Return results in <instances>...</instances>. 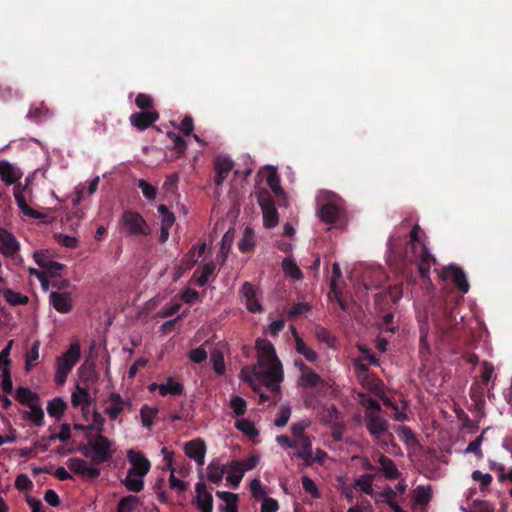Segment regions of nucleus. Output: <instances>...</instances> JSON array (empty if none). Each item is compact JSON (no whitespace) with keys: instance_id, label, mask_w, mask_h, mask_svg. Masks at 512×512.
I'll list each match as a JSON object with an SVG mask.
<instances>
[{"instance_id":"obj_1","label":"nucleus","mask_w":512,"mask_h":512,"mask_svg":"<svg viewBox=\"0 0 512 512\" xmlns=\"http://www.w3.org/2000/svg\"><path fill=\"white\" fill-rule=\"evenodd\" d=\"M257 364L253 367H244L240 372V378L258 391L263 385L272 391H277L283 380V370L280 360L272 343L266 339L256 342Z\"/></svg>"},{"instance_id":"obj_2","label":"nucleus","mask_w":512,"mask_h":512,"mask_svg":"<svg viewBox=\"0 0 512 512\" xmlns=\"http://www.w3.org/2000/svg\"><path fill=\"white\" fill-rule=\"evenodd\" d=\"M127 458L131 467L127 471V475L121 480L125 488L133 493H139L144 488V477L148 474L151 463L142 454L134 450L127 451Z\"/></svg>"},{"instance_id":"obj_3","label":"nucleus","mask_w":512,"mask_h":512,"mask_svg":"<svg viewBox=\"0 0 512 512\" xmlns=\"http://www.w3.org/2000/svg\"><path fill=\"white\" fill-rule=\"evenodd\" d=\"M80 452L93 464H102L112 459L116 453L113 441L98 433L87 439V443L79 448Z\"/></svg>"},{"instance_id":"obj_4","label":"nucleus","mask_w":512,"mask_h":512,"mask_svg":"<svg viewBox=\"0 0 512 512\" xmlns=\"http://www.w3.org/2000/svg\"><path fill=\"white\" fill-rule=\"evenodd\" d=\"M80 356V344L75 341L70 344L66 352L56 358L54 380L57 385H63L65 383L67 376L79 361Z\"/></svg>"},{"instance_id":"obj_5","label":"nucleus","mask_w":512,"mask_h":512,"mask_svg":"<svg viewBox=\"0 0 512 512\" xmlns=\"http://www.w3.org/2000/svg\"><path fill=\"white\" fill-rule=\"evenodd\" d=\"M122 229L129 235L146 236L151 230L144 218L134 211H126L120 219Z\"/></svg>"},{"instance_id":"obj_6","label":"nucleus","mask_w":512,"mask_h":512,"mask_svg":"<svg viewBox=\"0 0 512 512\" xmlns=\"http://www.w3.org/2000/svg\"><path fill=\"white\" fill-rule=\"evenodd\" d=\"M256 197L262 210L264 226L269 229L276 227L279 223V216L272 201L270 192L266 189H261L256 192Z\"/></svg>"},{"instance_id":"obj_7","label":"nucleus","mask_w":512,"mask_h":512,"mask_svg":"<svg viewBox=\"0 0 512 512\" xmlns=\"http://www.w3.org/2000/svg\"><path fill=\"white\" fill-rule=\"evenodd\" d=\"M344 213V204L341 199L333 196L327 203H324L318 210V216L327 224H336L341 220Z\"/></svg>"},{"instance_id":"obj_8","label":"nucleus","mask_w":512,"mask_h":512,"mask_svg":"<svg viewBox=\"0 0 512 512\" xmlns=\"http://www.w3.org/2000/svg\"><path fill=\"white\" fill-rule=\"evenodd\" d=\"M14 198L23 215L33 219H41L43 217L41 213L28 205L31 202V191L28 190V183L25 185L18 184L14 187Z\"/></svg>"},{"instance_id":"obj_9","label":"nucleus","mask_w":512,"mask_h":512,"mask_svg":"<svg viewBox=\"0 0 512 512\" xmlns=\"http://www.w3.org/2000/svg\"><path fill=\"white\" fill-rule=\"evenodd\" d=\"M66 465L72 472L87 480L95 479L100 475V469L81 458H69Z\"/></svg>"},{"instance_id":"obj_10","label":"nucleus","mask_w":512,"mask_h":512,"mask_svg":"<svg viewBox=\"0 0 512 512\" xmlns=\"http://www.w3.org/2000/svg\"><path fill=\"white\" fill-rule=\"evenodd\" d=\"M131 406L128 399H123L117 393H110L104 400V413L111 420H116L118 416Z\"/></svg>"},{"instance_id":"obj_11","label":"nucleus","mask_w":512,"mask_h":512,"mask_svg":"<svg viewBox=\"0 0 512 512\" xmlns=\"http://www.w3.org/2000/svg\"><path fill=\"white\" fill-rule=\"evenodd\" d=\"M260 289L255 285L245 282L241 289L242 299L246 308L251 313H262L264 311L259 300Z\"/></svg>"},{"instance_id":"obj_12","label":"nucleus","mask_w":512,"mask_h":512,"mask_svg":"<svg viewBox=\"0 0 512 512\" xmlns=\"http://www.w3.org/2000/svg\"><path fill=\"white\" fill-rule=\"evenodd\" d=\"M367 428L378 442L387 444L390 434L387 431V423L385 420L380 418L377 414L369 413L367 415Z\"/></svg>"},{"instance_id":"obj_13","label":"nucleus","mask_w":512,"mask_h":512,"mask_svg":"<svg viewBox=\"0 0 512 512\" xmlns=\"http://www.w3.org/2000/svg\"><path fill=\"white\" fill-rule=\"evenodd\" d=\"M443 279H451L463 293L469 291V283L463 270L455 265H449L440 274Z\"/></svg>"},{"instance_id":"obj_14","label":"nucleus","mask_w":512,"mask_h":512,"mask_svg":"<svg viewBox=\"0 0 512 512\" xmlns=\"http://www.w3.org/2000/svg\"><path fill=\"white\" fill-rule=\"evenodd\" d=\"M195 503L201 512H213V497L203 482L195 485Z\"/></svg>"},{"instance_id":"obj_15","label":"nucleus","mask_w":512,"mask_h":512,"mask_svg":"<svg viewBox=\"0 0 512 512\" xmlns=\"http://www.w3.org/2000/svg\"><path fill=\"white\" fill-rule=\"evenodd\" d=\"M184 451L187 457L195 461L197 465L202 466L204 464L206 445L201 439L187 442L184 446Z\"/></svg>"},{"instance_id":"obj_16","label":"nucleus","mask_w":512,"mask_h":512,"mask_svg":"<svg viewBox=\"0 0 512 512\" xmlns=\"http://www.w3.org/2000/svg\"><path fill=\"white\" fill-rule=\"evenodd\" d=\"M432 487L430 485H419L411 493L412 508L425 510L432 499Z\"/></svg>"},{"instance_id":"obj_17","label":"nucleus","mask_w":512,"mask_h":512,"mask_svg":"<svg viewBox=\"0 0 512 512\" xmlns=\"http://www.w3.org/2000/svg\"><path fill=\"white\" fill-rule=\"evenodd\" d=\"M49 302L53 308L61 314L69 313L72 310V297L68 292H51Z\"/></svg>"},{"instance_id":"obj_18","label":"nucleus","mask_w":512,"mask_h":512,"mask_svg":"<svg viewBox=\"0 0 512 512\" xmlns=\"http://www.w3.org/2000/svg\"><path fill=\"white\" fill-rule=\"evenodd\" d=\"M159 119L155 110H148L141 113H134L130 116V123L138 130H145Z\"/></svg>"},{"instance_id":"obj_19","label":"nucleus","mask_w":512,"mask_h":512,"mask_svg":"<svg viewBox=\"0 0 512 512\" xmlns=\"http://www.w3.org/2000/svg\"><path fill=\"white\" fill-rule=\"evenodd\" d=\"M234 168V164L229 157L219 156L215 160V184L221 186L227 179L230 172Z\"/></svg>"},{"instance_id":"obj_20","label":"nucleus","mask_w":512,"mask_h":512,"mask_svg":"<svg viewBox=\"0 0 512 512\" xmlns=\"http://www.w3.org/2000/svg\"><path fill=\"white\" fill-rule=\"evenodd\" d=\"M19 250V242L7 230L0 228V252L7 256H13Z\"/></svg>"},{"instance_id":"obj_21","label":"nucleus","mask_w":512,"mask_h":512,"mask_svg":"<svg viewBox=\"0 0 512 512\" xmlns=\"http://www.w3.org/2000/svg\"><path fill=\"white\" fill-rule=\"evenodd\" d=\"M148 389L150 392L158 390L161 396L179 395L183 391V386L179 382L174 381L172 378H168L164 383L161 384L151 383L148 386Z\"/></svg>"},{"instance_id":"obj_22","label":"nucleus","mask_w":512,"mask_h":512,"mask_svg":"<svg viewBox=\"0 0 512 512\" xmlns=\"http://www.w3.org/2000/svg\"><path fill=\"white\" fill-rule=\"evenodd\" d=\"M158 212L161 215L160 241L166 242L169 238L170 229L175 222V217L165 205H159Z\"/></svg>"},{"instance_id":"obj_23","label":"nucleus","mask_w":512,"mask_h":512,"mask_svg":"<svg viewBox=\"0 0 512 512\" xmlns=\"http://www.w3.org/2000/svg\"><path fill=\"white\" fill-rule=\"evenodd\" d=\"M22 177V172L6 161H0V178L7 185L15 184Z\"/></svg>"},{"instance_id":"obj_24","label":"nucleus","mask_w":512,"mask_h":512,"mask_svg":"<svg viewBox=\"0 0 512 512\" xmlns=\"http://www.w3.org/2000/svg\"><path fill=\"white\" fill-rule=\"evenodd\" d=\"M294 448L300 449L296 456L302 459L304 464L311 465L314 463L312 442L308 437L296 440V442L294 441Z\"/></svg>"},{"instance_id":"obj_25","label":"nucleus","mask_w":512,"mask_h":512,"mask_svg":"<svg viewBox=\"0 0 512 512\" xmlns=\"http://www.w3.org/2000/svg\"><path fill=\"white\" fill-rule=\"evenodd\" d=\"M217 497L224 503L223 512H238V495L227 491H217Z\"/></svg>"},{"instance_id":"obj_26","label":"nucleus","mask_w":512,"mask_h":512,"mask_svg":"<svg viewBox=\"0 0 512 512\" xmlns=\"http://www.w3.org/2000/svg\"><path fill=\"white\" fill-rule=\"evenodd\" d=\"M378 462L380 464V467H379V471L383 473V475L387 478V479H396L399 477L400 473L396 467V465L394 464V462L383 456V455H380L378 457Z\"/></svg>"},{"instance_id":"obj_27","label":"nucleus","mask_w":512,"mask_h":512,"mask_svg":"<svg viewBox=\"0 0 512 512\" xmlns=\"http://www.w3.org/2000/svg\"><path fill=\"white\" fill-rule=\"evenodd\" d=\"M226 481L229 482L234 488H237L244 476L243 469L237 464L236 461L231 462L226 470Z\"/></svg>"},{"instance_id":"obj_28","label":"nucleus","mask_w":512,"mask_h":512,"mask_svg":"<svg viewBox=\"0 0 512 512\" xmlns=\"http://www.w3.org/2000/svg\"><path fill=\"white\" fill-rule=\"evenodd\" d=\"M66 408V402L62 398L56 397L48 402L47 413L52 418L60 419L64 415Z\"/></svg>"},{"instance_id":"obj_29","label":"nucleus","mask_w":512,"mask_h":512,"mask_svg":"<svg viewBox=\"0 0 512 512\" xmlns=\"http://www.w3.org/2000/svg\"><path fill=\"white\" fill-rule=\"evenodd\" d=\"M295 350L309 362H316L319 358L317 352L307 345L301 337L296 339Z\"/></svg>"},{"instance_id":"obj_30","label":"nucleus","mask_w":512,"mask_h":512,"mask_svg":"<svg viewBox=\"0 0 512 512\" xmlns=\"http://www.w3.org/2000/svg\"><path fill=\"white\" fill-rule=\"evenodd\" d=\"M28 411L25 412L27 420L32 422L35 426H42L44 420V411L39 402L28 406Z\"/></svg>"},{"instance_id":"obj_31","label":"nucleus","mask_w":512,"mask_h":512,"mask_svg":"<svg viewBox=\"0 0 512 512\" xmlns=\"http://www.w3.org/2000/svg\"><path fill=\"white\" fill-rule=\"evenodd\" d=\"M139 505L140 500L137 496L127 495L119 500L116 512H134Z\"/></svg>"},{"instance_id":"obj_32","label":"nucleus","mask_w":512,"mask_h":512,"mask_svg":"<svg viewBox=\"0 0 512 512\" xmlns=\"http://www.w3.org/2000/svg\"><path fill=\"white\" fill-rule=\"evenodd\" d=\"M16 399L24 405H32L39 402V397L36 393L32 392L26 387H19L16 390Z\"/></svg>"},{"instance_id":"obj_33","label":"nucleus","mask_w":512,"mask_h":512,"mask_svg":"<svg viewBox=\"0 0 512 512\" xmlns=\"http://www.w3.org/2000/svg\"><path fill=\"white\" fill-rule=\"evenodd\" d=\"M91 402V396L89 392L80 386L76 387V390L71 395V403L74 407L81 405H88Z\"/></svg>"},{"instance_id":"obj_34","label":"nucleus","mask_w":512,"mask_h":512,"mask_svg":"<svg viewBox=\"0 0 512 512\" xmlns=\"http://www.w3.org/2000/svg\"><path fill=\"white\" fill-rule=\"evenodd\" d=\"M373 479L374 476L371 474L361 475L359 478L356 479L355 486L363 493L372 496L374 495Z\"/></svg>"},{"instance_id":"obj_35","label":"nucleus","mask_w":512,"mask_h":512,"mask_svg":"<svg viewBox=\"0 0 512 512\" xmlns=\"http://www.w3.org/2000/svg\"><path fill=\"white\" fill-rule=\"evenodd\" d=\"M282 269L286 276L291 277L294 280L302 278V272L297 264L290 258H285L282 261Z\"/></svg>"},{"instance_id":"obj_36","label":"nucleus","mask_w":512,"mask_h":512,"mask_svg":"<svg viewBox=\"0 0 512 512\" xmlns=\"http://www.w3.org/2000/svg\"><path fill=\"white\" fill-rule=\"evenodd\" d=\"M225 472L224 466L212 462L207 467V478L210 482L217 484L222 480Z\"/></svg>"},{"instance_id":"obj_37","label":"nucleus","mask_w":512,"mask_h":512,"mask_svg":"<svg viewBox=\"0 0 512 512\" xmlns=\"http://www.w3.org/2000/svg\"><path fill=\"white\" fill-rule=\"evenodd\" d=\"M214 270H215V264L213 262L204 264L201 267L200 271H197L195 273L196 283L199 286H204L208 282V280Z\"/></svg>"},{"instance_id":"obj_38","label":"nucleus","mask_w":512,"mask_h":512,"mask_svg":"<svg viewBox=\"0 0 512 512\" xmlns=\"http://www.w3.org/2000/svg\"><path fill=\"white\" fill-rule=\"evenodd\" d=\"M397 435L401 441H403L409 448H414L417 445V440L415 438L412 430L406 426H399L396 430Z\"/></svg>"},{"instance_id":"obj_39","label":"nucleus","mask_w":512,"mask_h":512,"mask_svg":"<svg viewBox=\"0 0 512 512\" xmlns=\"http://www.w3.org/2000/svg\"><path fill=\"white\" fill-rule=\"evenodd\" d=\"M436 259L423 247V253L419 264V272L423 277H427L432 265H434Z\"/></svg>"},{"instance_id":"obj_40","label":"nucleus","mask_w":512,"mask_h":512,"mask_svg":"<svg viewBox=\"0 0 512 512\" xmlns=\"http://www.w3.org/2000/svg\"><path fill=\"white\" fill-rule=\"evenodd\" d=\"M40 341L36 340L33 342L30 351L25 357V370L29 372L31 368L36 364L39 359Z\"/></svg>"},{"instance_id":"obj_41","label":"nucleus","mask_w":512,"mask_h":512,"mask_svg":"<svg viewBox=\"0 0 512 512\" xmlns=\"http://www.w3.org/2000/svg\"><path fill=\"white\" fill-rule=\"evenodd\" d=\"M485 430L472 442L468 444V446L464 450V454H474L477 459H482L483 453L481 450V445L484 440Z\"/></svg>"},{"instance_id":"obj_42","label":"nucleus","mask_w":512,"mask_h":512,"mask_svg":"<svg viewBox=\"0 0 512 512\" xmlns=\"http://www.w3.org/2000/svg\"><path fill=\"white\" fill-rule=\"evenodd\" d=\"M4 299L11 305H24L28 302L26 295L15 292L11 289H5L3 291Z\"/></svg>"},{"instance_id":"obj_43","label":"nucleus","mask_w":512,"mask_h":512,"mask_svg":"<svg viewBox=\"0 0 512 512\" xmlns=\"http://www.w3.org/2000/svg\"><path fill=\"white\" fill-rule=\"evenodd\" d=\"M53 257H54L53 252L50 250H47V249L36 250L33 253L34 261L37 263V265L41 269L46 267L48 265V263L51 260H53Z\"/></svg>"},{"instance_id":"obj_44","label":"nucleus","mask_w":512,"mask_h":512,"mask_svg":"<svg viewBox=\"0 0 512 512\" xmlns=\"http://www.w3.org/2000/svg\"><path fill=\"white\" fill-rule=\"evenodd\" d=\"M235 425L238 430L243 432L250 439L258 436V430L255 428L254 424L247 419H240L236 422Z\"/></svg>"},{"instance_id":"obj_45","label":"nucleus","mask_w":512,"mask_h":512,"mask_svg":"<svg viewBox=\"0 0 512 512\" xmlns=\"http://www.w3.org/2000/svg\"><path fill=\"white\" fill-rule=\"evenodd\" d=\"M320 382L321 377L310 370L302 373L299 378V384L303 387H314L318 385Z\"/></svg>"},{"instance_id":"obj_46","label":"nucleus","mask_w":512,"mask_h":512,"mask_svg":"<svg viewBox=\"0 0 512 512\" xmlns=\"http://www.w3.org/2000/svg\"><path fill=\"white\" fill-rule=\"evenodd\" d=\"M232 245V236L229 233L224 234L221 240V247L217 255V259L224 263Z\"/></svg>"},{"instance_id":"obj_47","label":"nucleus","mask_w":512,"mask_h":512,"mask_svg":"<svg viewBox=\"0 0 512 512\" xmlns=\"http://www.w3.org/2000/svg\"><path fill=\"white\" fill-rule=\"evenodd\" d=\"M267 183L270 187V189L273 191V193L277 196H283L284 191L280 185V178L276 171H272L269 173L267 177Z\"/></svg>"},{"instance_id":"obj_48","label":"nucleus","mask_w":512,"mask_h":512,"mask_svg":"<svg viewBox=\"0 0 512 512\" xmlns=\"http://www.w3.org/2000/svg\"><path fill=\"white\" fill-rule=\"evenodd\" d=\"M210 360L213 364L215 372L219 375H222L225 372V362L223 354L216 350L211 353Z\"/></svg>"},{"instance_id":"obj_49","label":"nucleus","mask_w":512,"mask_h":512,"mask_svg":"<svg viewBox=\"0 0 512 512\" xmlns=\"http://www.w3.org/2000/svg\"><path fill=\"white\" fill-rule=\"evenodd\" d=\"M301 482L306 493L310 494L314 499L320 498L318 487L310 477L303 476Z\"/></svg>"},{"instance_id":"obj_50","label":"nucleus","mask_w":512,"mask_h":512,"mask_svg":"<svg viewBox=\"0 0 512 512\" xmlns=\"http://www.w3.org/2000/svg\"><path fill=\"white\" fill-rule=\"evenodd\" d=\"M158 410L157 408L155 407H149V406H143L141 408V420H142V424L145 426V427H151L152 425V420L154 418V416L157 414Z\"/></svg>"},{"instance_id":"obj_51","label":"nucleus","mask_w":512,"mask_h":512,"mask_svg":"<svg viewBox=\"0 0 512 512\" xmlns=\"http://www.w3.org/2000/svg\"><path fill=\"white\" fill-rule=\"evenodd\" d=\"M291 416V409L288 405H283L280 407L278 416L274 420V425L277 427H284L287 422L289 421V418Z\"/></svg>"},{"instance_id":"obj_52","label":"nucleus","mask_w":512,"mask_h":512,"mask_svg":"<svg viewBox=\"0 0 512 512\" xmlns=\"http://www.w3.org/2000/svg\"><path fill=\"white\" fill-rule=\"evenodd\" d=\"M63 264L55 261L54 259L51 260L46 267L43 268V273L48 279V276H60L61 272L63 270Z\"/></svg>"},{"instance_id":"obj_53","label":"nucleus","mask_w":512,"mask_h":512,"mask_svg":"<svg viewBox=\"0 0 512 512\" xmlns=\"http://www.w3.org/2000/svg\"><path fill=\"white\" fill-rule=\"evenodd\" d=\"M230 406L235 416L243 415L246 411V401L240 396H233L230 400Z\"/></svg>"},{"instance_id":"obj_54","label":"nucleus","mask_w":512,"mask_h":512,"mask_svg":"<svg viewBox=\"0 0 512 512\" xmlns=\"http://www.w3.org/2000/svg\"><path fill=\"white\" fill-rule=\"evenodd\" d=\"M135 103L137 107L141 110H152L153 107V99L150 95L139 93L136 96Z\"/></svg>"},{"instance_id":"obj_55","label":"nucleus","mask_w":512,"mask_h":512,"mask_svg":"<svg viewBox=\"0 0 512 512\" xmlns=\"http://www.w3.org/2000/svg\"><path fill=\"white\" fill-rule=\"evenodd\" d=\"M57 242L67 248H76L78 246V239L75 236L58 233L55 234Z\"/></svg>"},{"instance_id":"obj_56","label":"nucleus","mask_w":512,"mask_h":512,"mask_svg":"<svg viewBox=\"0 0 512 512\" xmlns=\"http://www.w3.org/2000/svg\"><path fill=\"white\" fill-rule=\"evenodd\" d=\"M472 479L479 483L481 489L488 487L492 482V476L489 473H482L479 470L472 472Z\"/></svg>"},{"instance_id":"obj_57","label":"nucleus","mask_w":512,"mask_h":512,"mask_svg":"<svg viewBox=\"0 0 512 512\" xmlns=\"http://www.w3.org/2000/svg\"><path fill=\"white\" fill-rule=\"evenodd\" d=\"M138 186L141 189L143 196L146 199H148V200L155 199V197L157 195V190L154 186L150 185L148 182H146L143 179L139 180Z\"/></svg>"},{"instance_id":"obj_58","label":"nucleus","mask_w":512,"mask_h":512,"mask_svg":"<svg viewBox=\"0 0 512 512\" xmlns=\"http://www.w3.org/2000/svg\"><path fill=\"white\" fill-rule=\"evenodd\" d=\"M188 358L196 363L200 364L207 358V351L203 346L191 350L188 354Z\"/></svg>"},{"instance_id":"obj_59","label":"nucleus","mask_w":512,"mask_h":512,"mask_svg":"<svg viewBox=\"0 0 512 512\" xmlns=\"http://www.w3.org/2000/svg\"><path fill=\"white\" fill-rule=\"evenodd\" d=\"M0 369H1V372H2V374H1V376H2V381H1L2 389L5 392L10 393V392H12L13 384H12V379H11V376H10L9 367H2Z\"/></svg>"},{"instance_id":"obj_60","label":"nucleus","mask_w":512,"mask_h":512,"mask_svg":"<svg viewBox=\"0 0 512 512\" xmlns=\"http://www.w3.org/2000/svg\"><path fill=\"white\" fill-rule=\"evenodd\" d=\"M250 490L254 498L261 499L266 496V491L262 487L261 482L258 478H254L250 482Z\"/></svg>"},{"instance_id":"obj_61","label":"nucleus","mask_w":512,"mask_h":512,"mask_svg":"<svg viewBox=\"0 0 512 512\" xmlns=\"http://www.w3.org/2000/svg\"><path fill=\"white\" fill-rule=\"evenodd\" d=\"M259 460L260 459L258 456H251L236 462L240 466V468L243 469V472L246 473L247 471L254 469L258 465Z\"/></svg>"},{"instance_id":"obj_62","label":"nucleus","mask_w":512,"mask_h":512,"mask_svg":"<svg viewBox=\"0 0 512 512\" xmlns=\"http://www.w3.org/2000/svg\"><path fill=\"white\" fill-rule=\"evenodd\" d=\"M261 512H277L279 505L278 502L270 497L265 496L264 498H261Z\"/></svg>"},{"instance_id":"obj_63","label":"nucleus","mask_w":512,"mask_h":512,"mask_svg":"<svg viewBox=\"0 0 512 512\" xmlns=\"http://www.w3.org/2000/svg\"><path fill=\"white\" fill-rule=\"evenodd\" d=\"M465 512H494V507L486 501H474L471 508Z\"/></svg>"},{"instance_id":"obj_64","label":"nucleus","mask_w":512,"mask_h":512,"mask_svg":"<svg viewBox=\"0 0 512 512\" xmlns=\"http://www.w3.org/2000/svg\"><path fill=\"white\" fill-rule=\"evenodd\" d=\"M167 136L168 138L174 143V148L179 152V153H184L185 149H186V143L185 141L183 140L182 137H180L179 135L173 133V132H169L167 133Z\"/></svg>"}]
</instances>
